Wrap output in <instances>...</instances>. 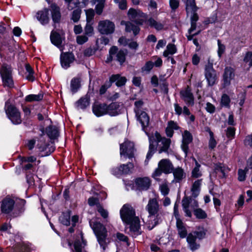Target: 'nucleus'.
<instances>
[{
  "label": "nucleus",
  "instance_id": "2eb2a0df",
  "mask_svg": "<svg viewBox=\"0 0 252 252\" xmlns=\"http://www.w3.org/2000/svg\"><path fill=\"white\" fill-rule=\"evenodd\" d=\"M74 59V56L72 53H62L60 56V62L62 67L64 69L68 68Z\"/></svg>",
  "mask_w": 252,
  "mask_h": 252
},
{
  "label": "nucleus",
  "instance_id": "2f4dec72",
  "mask_svg": "<svg viewBox=\"0 0 252 252\" xmlns=\"http://www.w3.org/2000/svg\"><path fill=\"white\" fill-rule=\"evenodd\" d=\"M110 82H116V85L118 87H121L125 85L126 79L125 77H122L119 74L112 75L110 78Z\"/></svg>",
  "mask_w": 252,
  "mask_h": 252
},
{
  "label": "nucleus",
  "instance_id": "864d4df0",
  "mask_svg": "<svg viewBox=\"0 0 252 252\" xmlns=\"http://www.w3.org/2000/svg\"><path fill=\"white\" fill-rule=\"evenodd\" d=\"M210 140L209 141V147L211 149H213L217 145V142L214 137L213 132L209 131Z\"/></svg>",
  "mask_w": 252,
  "mask_h": 252
},
{
  "label": "nucleus",
  "instance_id": "473e14b6",
  "mask_svg": "<svg viewBox=\"0 0 252 252\" xmlns=\"http://www.w3.org/2000/svg\"><path fill=\"white\" fill-rule=\"evenodd\" d=\"M46 132L51 139L57 138L59 135L58 128L53 126H49L46 128Z\"/></svg>",
  "mask_w": 252,
  "mask_h": 252
},
{
  "label": "nucleus",
  "instance_id": "c756f323",
  "mask_svg": "<svg viewBox=\"0 0 252 252\" xmlns=\"http://www.w3.org/2000/svg\"><path fill=\"white\" fill-rule=\"evenodd\" d=\"M176 226L178 234L181 238L183 239L187 237V230L182 220L176 221Z\"/></svg>",
  "mask_w": 252,
  "mask_h": 252
},
{
  "label": "nucleus",
  "instance_id": "8fccbe9b",
  "mask_svg": "<svg viewBox=\"0 0 252 252\" xmlns=\"http://www.w3.org/2000/svg\"><path fill=\"white\" fill-rule=\"evenodd\" d=\"M243 61L246 63H248L249 67L252 66V52H247L244 58Z\"/></svg>",
  "mask_w": 252,
  "mask_h": 252
},
{
  "label": "nucleus",
  "instance_id": "0e129e2a",
  "mask_svg": "<svg viewBox=\"0 0 252 252\" xmlns=\"http://www.w3.org/2000/svg\"><path fill=\"white\" fill-rule=\"evenodd\" d=\"M35 143L36 140L34 139L27 140L26 143V146L29 150H32L34 148Z\"/></svg>",
  "mask_w": 252,
  "mask_h": 252
},
{
  "label": "nucleus",
  "instance_id": "6e6d98bb",
  "mask_svg": "<svg viewBox=\"0 0 252 252\" xmlns=\"http://www.w3.org/2000/svg\"><path fill=\"white\" fill-rule=\"evenodd\" d=\"M88 41V36L85 34L78 35L76 37V42L79 45H82Z\"/></svg>",
  "mask_w": 252,
  "mask_h": 252
},
{
  "label": "nucleus",
  "instance_id": "f03ea898",
  "mask_svg": "<svg viewBox=\"0 0 252 252\" xmlns=\"http://www.w3.org/2000/svg\"><path fill=\"white\" fill-rule=\"evenodd\" d=\"M148 137L149 147L146 156V160H149L151 158L157 148H158L159 154L168 152L171 142L170 138L162 137L158 131L148 135Z\"/></svg>",
  "mask_w": 252,
  "mask_h": 252
},
{
  "label": "nucleus",
  "instance_id": "680f3d73",
  "mask_svg": "<svg viewBox=\"0 0 252 252\" xmlns=\"http://www.w3.org/2000/svg\"><path fill=\"white\" fill-rule=\"evenodd\" d=\"M96 49L95 48L89 47L84 51V55L87 57H90L95 53Z\"/></svg>",
  "mask_w": 252,
  "mask_h": 252
},
{
  "label": "nucleus",
  "instance_id": "79ce46f5",
  "mask_svg": "<svg viewBox=\"0 0 252 252\" xmlns=\"http://www.w3.org/2000/svg\"><path fill=\"white\" fill-rule=\"evenodd\" d=\"M43 95L41 94H29L26 96L25 100L27 102H32L34 101H40L43 99Z\"/></svg>",
  "mask_w": 252,
  "mask_h": 252
},
{
  "label": "nucleus",
  "instance_id": "72a5a7b5",
  "mask_svg": "<svg viewBox=\"0 0 252 252\" xmlns=\"http://www.w3.org/2000/svg\"><path fill=\"white\" fill-rule=\"evenodd\" d=\"M90 99L88 96L81 97L75 103V107L78 109H84L89 106Z\"/></svg>",
  "mask_w": 252,
  "mask_h": 252
},
{
  "label": "nucleus",
  "instance_id": "5fc2aeb1",
  "mask_svg": "<svg viewBox=\"0 0 252 252\" xmlns=\"http://www.w3.org/2000/svg\"><path fill=\"white\" fill-rule=\"evenodd\" d=\"M143 105V102L142 100L136 101L134 103V112L135 114H139V112L143 111L142 107Z\"/></svg>",
  "mask_w": 252,
  "mask_h": 252
},
{
  "label": "nucleus",
  "instance_id": "7ed1b4c3",
  "mask_svg": "<svg viewBox=\"0 0 252 252\" xmlns=\"http://www.w3.org/2000/svg\"><path fill=\"white\" fill-rule=\"evenodd\" d=\"M146 210L148 211L150 218H154L152 226H148L149 229L151 230L161 221L163 213L156 198H151L149 200Z\"/></svg>",
  "mask_w": 252,
  "mask_h": 252
},
{
  "label": "nucleus",
  "instance_id": "a878e982",
  "mask_svg": "<svg viewBox=\"0 0 252 252\" xmlns=\"http://www.w3.org/2000/svg\"><path fill=\"white\" fill-rule=\"evenodd\" d=\"M196 237L192 233H189L187 237V241L189 248L192 251H194L198 249L200 247L199 244L196 242Z\"/></svg>",
  "mask_w": 252,
  "mask_h": 252
},
{
  "label": "nucleus",
  "instance_id": "bf43d9fd",
  "mask_svg": "<svg viewBox=\"0 0 252 252\" xmlns=\"http://www.w3.org/2000/svg\"><path fill=\"white\" fill-rule=\"evenodd\" d=\"M97 211L99 213L102 217L104 219H106L108 217V213L107 211L104 209L100 204L97 205Z\"/></svg>",
  "mask_w": 252,
  "mask_h": 252
},
{
  "label": "nucleus",
  "instance_id": "603ef678",
  "mask_svg": "<svg viewBox=\"0 0 252 252\" xmlns=\"http://www.w3.org/2000/svg\"><path fill=\"white\" fill-rule=\"evenodd\" d=\"M86 15V20L87 23H90L94 18V11L90 8L85 10Z\"/></svg>",
  "mask_w": 252,
  "mask_h": 252
},
{
  "label": "nucleus",
  "instance_id": "b1692460",
  "mask_svg": "<svg viewBox=\"0 0 252 252\" xmlns=\"http://www.w3.org/2000/svg\"><path fill=\"white\" fill-rule=\"evenodd\" d=\"M48 12V9L47 8H44L37 12L36 17L41 24L45 25L48 23L49 21Z\"/></svg>",
  "mask_w": 252,
  "mask_h": 252
},
{
  "label": "nucleus",
  "instance_id": "13d9d810",
  "mask_svg": "<svg viewBox=\"0 0 252 252\" xmlns=\"http://www.w3.org/2000/svg\"><path fill=\"white\" fill-rule=\"evenodd\" d=\"M94 33L93 27L87 23L85 28V34L88 36H91Z\"/></svg>",
  "mask_w": 252,
  "mask_h": 252
},
{
  "label": "nucleus",
  "instance_id": "c9c22d12",
  "mask_svg": "<svg viewBox=\"0 0 252 252\" xmlns=\"http://www.w3.org/2000/svg\"><path fill=\"white\" fill-rule=\"evenodd\" d=\"M50 39L51 42L58 47H59L62 43V40L61 35L57 32L53 31L51 32Z\"/></svg>",
  "mask_w": 252,
  "mask_h": 252
},
{
  "label": "nucleus",
  "instance_id": "f257e3e1",
  "mask_svg": "<svg viewBox=\"0 0 252 252\" xmlns=\"http://www.w3.org/2000/svg\"><path fill=\"white\" fill-rule=\"evenodd\" d=\"M120 216L123 221L129 225V233L135 237L141 234L140 220L135 216V210L129 204H125L120 210Z\"/></svg>",
  "mask_w": 252,
  "mask_h": 252
},
{
  "label": "nucleus",
  "instance_id": "7c9ffc66",
  "mask_svg": "<svg viewBox=\"0 0 252 252\" xmlns=\"http://www.w3.org/2000/svg\"><path fill=\"white\" fill-rule=\"evenodd\" d=\"M202 179L196 180L193 184L191 188V192L192 197H196L199 194L202 185Z\"/></svg>",
  "mask_w": 252,
  "mask_h": 252
},
{
  "label": "nucleus",
  "instance_id": "39448f33",
  "mask_svg": "<svg viewBox=\"0 0 252 252\" xmlns=\"http://www.w3.org/2000/svg\"><path fill=\"white\" fill-rule=\"evenodd\" d=\"M173 165L168 159H162L158 163V167L153 173L152 177L157 181H159V177L162 173L166 174L171 173Z\"/></svg>",
  "mask_w": 252,
  "mask_h": 252
},
{
  "label": "nucleus",
  "instance_id": "a18cd8bd",
  "mask_svg": "<svg viewBox=\"0 0 252 252\" xmlns=\"http://www.w3.org/2000/svg\"><path fill=\"white\" fill-rule=\"evenodd\" d=\"M154 67V63L152 61L147 62L145 65L141 68L142 72L148 73Z\"/></svg>",
  "mask_w": 252,
  "mask_h": 252
},
{
  "label": "nucleus",
  "instance_id": "e433bc0d",
  "mask_svg": "<svg viewBox=\"0 0 252 252\" xmlns=\"http://www.w3.org/2000/svg\"><path fill=\"white\" fill-rule=\"evenodd\" d=\"M149 26L155 28L157 31H161L164 28V24L155 20L153 18H150L147 20Z\"/></svg>",
  "mask_w": 252,
  "mask_h": 252
},
{
  "label": "nucleus",
  "instance_id": "a211bd4d",
  "mask_svg": "<svg viewBox=\"0 0 252 252\" xmlns=\"http://www.w3.org/2000/svg\"><path fill=\"white\" fill-rule=\"evenodd\" d=\"M171 173H172L174 177L172 183H179L186 177V173L184 169L179 166L175 168L173 167Z\"/></svg>",
  "mask_w": 252,
  "mask_h": 252
},
{
  "label": "nucleus",
  "instance_id": "49530a36",
  "mask_svg": "<svg viewBox=\"0 0 252 252\" xmlns=\"http://www.w3.org/2000/svg\"><path fill=\"white\" fill-rule=\"evenodd\" d=\"M81 13V10L79 8L74 10L72 13L71 20L75 23L77 22L80 18Z\"/></svg>",
  "mask_w": 252,
  "mask_h": 252
},
{
  "label": "nucleus",
  "instance_id": "f3484780",
  "mask_svg": "<svg viewBox=\"0 0 252 252\" xmlns=\"http://www.w3.org/2000/svg\"><path fill=\"white\" fill-rule=\"evenodd\" d=\"M15 204L14 200L9 197H6L1 202L0 208L2 213L9 214L13 209Z\"/></svg>",
  "mask_w": 252,
  "mask_h": 252
},
{
  "label": "nucleus",
  "instance_id": "f8f14e48",
  "mask_svg": "<svg viewBox=\"0 0 252 252\" xmlns=\"http://www.w3.org/2000/svg\"><path fill=\"white\" fill-rule=\"evenodd\" d=\"M115 24L111 21L105 20L98 23V30L102 34H109L114 32Z\"/></svg>",
  "mask_w": 252,
  "mask_h": 252
},
{
  "label": "nucleus",
  "instance_id": "e2e57ef3",
  "mask_svg": "<svg viewBox=\"0 0 252 252\" xmlns=\"http://www.w3.org/2000/svg\"><path fill=\"white\" fill-rule=\"evenodd\" d=\"M180 0H169V5L173 11L176 10L179 6Z\"/></svg>",
  "mask_w": 252,
  "mask_h": 252
},
{
  "label": "nucleus",
  "instance_id": "20e7f679",
  "mask_svg": "<svg viewBox=\"0 0 252 252\" xmlns=\"http://www.w3.org/2000/svg\"><path fill=\"white\" fill-rule=\"evenodd\" d=\"M90 225L97 238L100 246L104 252L107 245V231L105 227L100 222L93 220L90 221Z\"/></svg>",
  "mask_w": 252,
  "mask_h": 252
},
{
  "label": "nucleus",
  "instance_id": "58836bf2",
  "mask_svg": "<svg viewBox=\"0 0 252 252\" xmlns=\"http://www.w3.org/2000/svg\"><path fill=\"white\" fill-rule=\"evenodd\" d=\"M193 160L195 162V166L191 171V177L194 178H198L202 176L201 171L200 170L201 165L195 158H193Z\"/></svg>",
  "mask_w": 252,
  "mask_h": 252
},
{
  "label": "nucleus",
  "instance_id": "c85d7f7f",
  "mask_svg": "<svg viewBox=\"0 0 252 252\" xmlns=\"http://www.w3.org/2000/svg\"><path fill=\"white\" fill-rule=\"evenodd\" d=\"M179 128L177 123L173 121H170L167 123V126L165 129V133L167 137L171 138L174 134V130H177Z\"/></svg>",
  "mask_w": 252,
  "mask_h": 252
},
{
  "label": "nucleus",
  "instance_id": "1a4fd4ad",
  "mask_svg": "<svg viewBox=\"0 0 252 252\" xmlns=\"http://www.w3.org/2000/svg\"><path fill=\"white\" fill-rule=\"evenodd\" d=\"M128 19L138 25H142L145 22L146 15L138 9L130 8L127 12Z\"/></svg>",
  "mask_w": 252,
  "mask_h": 252
},
{
  "label": "nucleus",
  "instance_id": "4c0bfd02",
  "mask_svg": "<svg viewBox=\"0 0 252 252\" xmlns=\"http://www.w3.org/2000/svg\"><path fill=\"white\" fill-rule=\"evenodd\" d=\"M81 87L80 79L79 78L74 77L70 82V90L72 94L76 93Z\"/></svg>",
  "mask_w": 252,
  "mask_h": 252
},
{
  "label": "nucleus",
  "instance_id": "bb28decb",
  "mask_svg": "<svg viewBox=\"0 0 252 252\" xmlns=\"http://www.w3.org/2000/svg\"><path fill=\"white\" fill-rule=\"evenodd\" d=\"M52 20L55 23L60 22L61 14L60 11V8L55 3H53L50 6Z\"/></svg>",
  "mask_w": 252,
  "mask_h": 252
},
{
  "label": "nucleus",
  "instance_id": "ddd939ff",
  "mask_svg": "<svg viewBox=\"0 0 252 252\" xmlns=\"http://www.w3.org/2000/svg\"><path fill=\"white\" fill-rule=\"evenodd\" d=\"M205 76L209 86H212L216 83L217 77L216 72L213 68V64L209 63L206 65Z\"/></svg>",
  "mask_w": 252,
  "mask_h": 252
},
{
  "label": "nucleus",
  "instance_id": "4be33fe9",
  "mask_svg": "<svg viewBox=\"0 0 252 252\" xmlns=\"http://www.w3.org/2000/svg\"><path fill=\"white\" fill-rule=\"evenodd\" d=\"M93 112L97 117L107 114V105L105 103L95 102L93 106Z\"/></svg>",
  "mask_w": 252,
  "mask_h": 252
},
{
  "label": "nucleus",
  "instance_id": "37998d69",
  "mask_svg": "<svg viewBox=\"0 0 252 252\" xmlns=\"http://www.w3.org/2000/svg\"><path fill=\"white\" fill-rule=\"evenodd\" d=\"M70 214L68 213H63L59 218V220L63 225L68 226L70 224Z\"/></svg>",
  "mask_w": 252,
  "mask_h": 252
},
{
  "label": "nucleus",
  "instance_id": "4468645a",
  "mask_svg": "<svg viewBox=\"0 0 252 252\" xmlns=\"http://www.w3.org/2000/svg\"><path fill=\"white\" fill-rule=\"evenodd\" d=\"M234 76L235 73L233 68L230 66L226 67L224 68L222 76V85L223 87L230 85L231 81L234 79Z\"/></svg>",
  "mask_w": 252,
  "mask_h": 252
},
{
  "label": "nucleus",
  "instance_id": "4d7b16f0",
  "mask_svg": "<svg viewBox=\"0 0 252 252\" xmlns=\"http://www.w3.org/2000/svg\"><path fill=\"white\" fill-rule=\"evenodd\" d=\"M230 99L228 95L223 94L221 98V104L223 106L228 107L229 105Z\"/></svg>",
  "mask_w": 252,
  "mask_h": 252
},
{
  "label": "nucleus",
  "instance_id": "ea45409f",
  "mask_svg": "<svg viewBox=\"0 0 252 252\" xmlns=\"http://www.w3.org/2000/svg\"><path fill=\"white\" fill-rule=\"evenodd\" d=\"M86 245V242L82 239V242L80 240H76L74 243V251L73 252H86L83 251V248Z\"/></svg>",
  "mask_w": 252,
  "mask_h": 252
},
{
  "label": "nucleus",
  "instance_id": "09e8293b",
  "mask_svg": "<svg viewBox=\"0 0 252 252\" xmlns=\"http://www.w3.org/2000/svg\"><path fill=\"white\" fill-rule=\"evenodd\" d=\"M194 214L198 219H203L207 217V214L205 212L200 208L194 210Z\"/></svg>",
  "mask_w": 252,
  "mask_h": 252
},
{
  "label": "nucleus",
  "instance_id": "9b49d317",
  "mask_svg": "<svg viewBox=\"0 0 252 252\" xmlns=\"http://www.w3.org/2000/svg\"><path fill=\"white\" fill-rule=\"evenodd\" d=\"M134 143L129 141H125L120 145V155L125 158L130 159L134 157Z\"/></svg>",
  "mask_w": 252,
  "mask_h": 252
},
{
  "label": "nucleus",
  "instance_id": "aec40b11",
  "mask_svg": "<svg viewBox=\"0 0 252 252\" xmlns=\"http://www.w3.org/2000/svg\"><path fill=\"white\" fill-rule=\"evenodd\" d=\"M181 97L187 105L188 106H193L194 105V97L190 89L188 87L185 90L180 92Z\"/></svg>",
  "mask_w": 252,
  "mask_h": 252
},
{
  "label": "nucleus",
  "instance_id": "052dcab7",
  "mask_svg": "<svg viewBox=\"0 0 252 252\" xmlns=\"http://www.w3.org/2000/svg\"><path fill=\"white\" fill-rule=\"evenodd\" d=\"M235 129L232 127H228L226 130V136L232 139L234 137Z\"/></svg>",
  "mask_w": 252,
  "mask_h": 252
},
{
  "label": "nucleus",
  "instance_id": "774afa93",
  "mask_svg": "<svg viewBox=\"0 0 252 252\" xmlns=\"http://www.w3.org/2000/svg\"><path fill=\"white\" fill-rule=\"evenodd\" d=\"M160 190L162 194L164 196L168 194L169 191V189L168 187V186L165 184H162L160 186Z\"/></svg>",
  "mask_w": 252,
  "mask_h": 252
},
{
  "label": "nucleus",
  "instance_id": "de8ad7c7",
  "mask_svg": "<svg viewBox=\"0 0 252 252\" xmlns=\"http://www.w3.org/2000/svg\"><path fill=\"white\" fill-rule=\"evenodd\" d=\"M249 168L246 167L244 170L239 169L238 171V179L239 181H244L246 179V174L248 171Z\"/></svg>",
  "mask_w": 252,
  "mask_h": 252
},
{
  "label": "nucleus",
  "instance_id": "a19ab883",
  "mask_svg": "<svg viewBox=\"0 0 252 252\" xmlns=\"http://www.w3.org/2000/svg\"><path fill=\"white\" fill-rule=\"evenodd\" d=\"M176 52V46L173 44L169 43L166 46V50L163 52V55L165 57H168L169 55H173Z\"/></svg>",
  "mask_w": 252,
  "mask_h": 252
},
{
  "label": "nucleus",
  "instance_id": "423d86ee",
  "mask_svg": "<svg viewBox=\"0 0 252 252\" xmlns=\"http://www.w3.org/2000/svg\"><path fill=\"white\" fill-rule=\"evenodd\" d=\"M12 69L10 66L4 64L0 68V74L1 77L2 85L4 87L12 88L14 86L12 77Z\"/></svg>",
  "mask_w": 252,
  "mask_h": 252
},
{
  "label": "nucleus",
  "instance_id": "cd10ccee",
  "mask_svg": "<svg viewBox=\"0 0 252 252\" xmlns=\"http://www.w3.org/2000/svg\"><path fill=\"white\" fill-rule=\"evenodd\" d=\"M119 107V103L116 102L107 105V114L111 116H115L119 115L120 113Z\"/></svg>",
  "mask_w": 252,
  "mask_h": 252
},
{
  "label": "nucleus",
  "instance_id": "5701e85b",
  "mask_svg": "<svg viewBox=\"0 0 252 252\" xmlns=\"http://www.w3.org/2000/svg\"><path fill=\"white\" fill-rule=\"evenodd\" d=\"M137 117V120L141 124L142 127V129H144L149 126L150 118L147 113L145 111H141L139 114H135Z\"/></svg>",
  "mask_w": 252,
  "mask_h": 252
},
{
  "label": "nucleus",
  "instance_id": "412c9836",
  "mask_svg": "<svg viewBox=\"0 0 252 252\" xmlns=\"http://www.w3.org/2000/svg\"><path fill=\"white\" fill-rule=\"evenodd\" d=\"M134 167L133 164L129 162L126 164L121 165L118 168H114L112 170V173L115 175H119L122 174H128Z\"/></svg>",
  "mask_w": 252,
  "mask_h": 252
},
{
  "label": "nucleus",
  "instance_id": "3c124183",
  "mask_svg": "<svg viewBox=\"0 0 252 252\" xmlns=\"http://www.w3.org/2000/svg\"><path fill=\"white\" fill-rule=\"evenodd\" d=\"M218 49V55L220 58L222 56V55L224 53L225 51V46L221 43V41L218 39L217 41Z\"/></svg>",
  "mask_w": 252,
  "mask_h": 252
},
{
  "label": "nucleus",
  "instance_id": "c03bdc74",
  "mask_svg": "<svg viewBox=\"0 0 252 252\" xmlns=\"http://www.w3.org/2000/svg\"><path fill=\"white\" fill-rule=\"evenodd\" d=\"M25 68L27 72L28 73L26 75V79L30 81H33L34 80V77L33 75V71L32 67L29 64H26L25 65Z\"/></svg>",
  "mask_w": 252,
  "mask_h": 252
},
{
  "label": "nucleus",
  "instance_id": "69168bd1",
  "mask_svg": "<svg viewBox=\"0 0 252 252\" xmlns=\"http://www.w3.org/2000/svg\"><path fill=\"white\" fill-rule=\"evenodd\" d=\"M194 236L196 237V239H202L205 237L206 233L204 230L197 231H195L192 233Z\"/></svg>",
  "mask_w": 252,
  "mask_h": 252
},
{
  "label": "nucleus",
  "instance_id": "dca6fc26",
  "mask_svg": "<svg viewBox=\"0 0 252 252\" xmlns=\"http://www.w3.org/2000/svg\"><path fill=\"white\" fill-rule=\"evenodd\" d=\"M135 187L139 190H146L151 186V182L148 177H140L135 180Z\"/></svg>",
  "mask_w": 252,
  "mask_h": 252
},
{
  "label": "nucleus",
  "instance_id": "9d476101",
  "mask_svg": "<svg viewBox=\"0 0 252 252\" xmlns=\"http://www.w3.org/2000/svg\"><path fill=\"white\" fill-rule=\"evenodd\" d=\"M126 53L124 50L118 51L116 46L112 47L109 50V57L107 58L106 62H110L113 60H116L120 64L125 62Z\"/></svg>",
  "mask_w": 252,
  "mask_h": 252
},
{
  "label": "nucleus",
  "instance_id": "393cba45",
  "mask_svg": "<svg viewBox=\"0 0 252 252\" xmlns=\"http://www.w3.org/2000/svg\"><path fill=\"white\" fill-rule=\"evenodd\" d=\"M121 25L125 26V31L126 32H132L134 35H136L139 32L140 28L139 27L134 25L130 22H126L123 20L121 22Z\"/></svg>",
  "mask_w": 252,
  "mask_h": 252
},
{
  "label": "nucleus",
  "instance_id": "0eeeda50",
  "mask_svg": "<svg viewBox=\"0 0 252 252\" xmlns=\"http://www.w3.org/2000/svg\"><path fill=\"white\" fill-rule=\"evenodd\" d=\"M183 210L186 213V216L189 217L192 216L191 211L196 210L198 206L196 200L192 197H185L182 200Z\"/></svg>",
  "mask_w": 252,
  "mask_h": 252
},
{
  "label": "nucleus",
  "instance_id": "6ab92c4d",
  "mask_svg": "<svg viewBox=\"0 0 252 252\" xmlns=\"http://www.w3.org/2000/svg\"><path fill=\"white\" fill-rule=\"evenodd\" d=\"M182 143L181 148L187 156L189 151V145L192 141V136L191 133L188 130L184 131L182 135Z\"/></svg>",
  "mask_w": 252,
  "mask_h": 252
},
{
  "label": "nucleus",
  "instance_id": "338daca9",
  "mask_svg": "<svg viewBox=\"0 0 252 252\" xmlns=\"http://www.w3.org/2000/svg\"><path fill=\"white\" fill-rule=\"evenodd\" d=\"M88 204L91 206H94V205H96L97 207V205L100 204L99 203L98 199L97 198L94 197H90L88 199Z\"/></svg>",
  "mask_w": 252,
  "mask_h": 252
},
{
  "label": "nucleus",
  "instance_id": "6e6552de",
  "mask_svg": "<svg viewBox=\"0 0 252 252\" xmlns=\"http://www.w3.org/2000/svg\"><path fill=\"white\" fill-rule=\"evenodd\" d=\"M6 114L14 125H19L22 123L21 113L14 106L10 105L5 108Z\"/></svg>",
  "mask_w": 252,
  "mask_h": 252
},
{
  "label": "nucleus",
  "instance_id": "f704fd0d",
  "mask_svg": "<svg viewBox=\"0 0 252 252\" xmlns=\"http://www.w3.org/2000/svg\"><path fill=\"white\" fill-rule=\"evenodd\" d=\"M214 169L216 172H220L221 173L222 178H226V173H228L230 170V169L228 166L220 163L216 164L215 166Z\"/></svg>",
  "mask_w": 252,
  "mask_h": 252
}]
</instances>
